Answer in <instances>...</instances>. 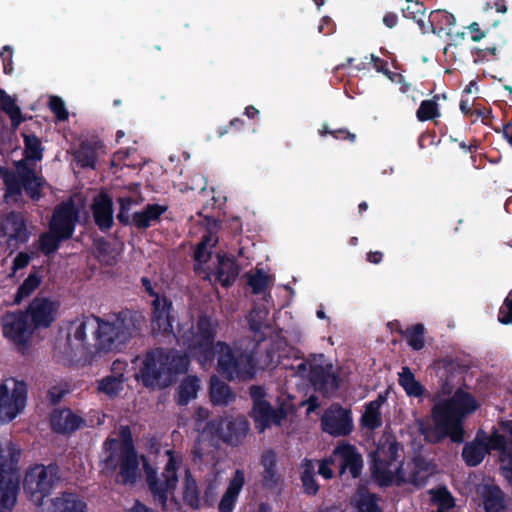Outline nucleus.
I'll list each match as a JSON object with an SVG mask.
<instances>
[{
	"mask_svg": "<svg viewBox=\"0 0 512 512\" xmlns=\"http://www.w3.org/2000/svg\"><path fill=\"white\" fill-rule=\"evenodd\" d=\"M171 303L165 298L157 296L153 301V319L154 330L159 332H169L172 329L170 318Z\"/></svg>",
	"mask_w": 512,
	"mask_h": 512,
	"instance_id": "obj_28",
	"label": "nucleus"
},
{
	"mask_svg": "<svg viewBox=\"0 0 512 512\" xmlns=\"http://www.w3.org/2000/svg\"><path fill=\"white\" fill-rule=\"evenodd\" d=\"M262 464L265 467L264 471V479L268 483L269 481L273 482L274 477V465H275V456L273 453H266L262 457Z\"/></svg>",
	"mask_w": 512,
	"mask_h": 512,
	"instance_id": "obj_53",
	"label": "nucleus"
},
{
	"mask_svg": "<svg viewBox=\"0 0 512 512\" xmlns=\"http://www.w3.org/2000/svg\"><path fill=\"white\" fill-rule=\"evenodd\" d=\"M214 325L207 317H201L197 323L196 331L184 332L181 336L183 345H186L189 353L195 356L204 365L212 360L215 353L218 354V366L227 377L247 379L256 373V366L252 356L244 354L240 349L217 343L213 345Z\"/></svg>",
	"mask_w": 512,
	"mask_h": 512,
	"instance_id": "obj_2",
	"label": "nucleus"
},
{
	"mask_svg": "<svg viewBox=\"0 0 512 512\" xmlns=\"http://www.w3.org/2000/svg\"><path fill=\"white\" fill-rule=\"evenodd\" d=\"M248 283L254 293H261L273 285L274 276L267 274L262 269H257L254 273L248 274Z\"/></svg>",
	"mask_w": 512,
	"mask_h": 512,
	"instance_id": "obj_39",
	"label": "nucleus"
},
{
	"mask_svg": "<svg viewBox=\"0 0 512 512\" xmlns=\"http://www.w3.org/2000/svg\"><path fill=\"white\" fill-rule=\"evenodd\" d=\"M405 464L393 459L385 462L378 459L375 462V475L382 485H392L405 483Z\"/></svg>",
	"mask_w": 512,
	"mask_h": 512,
	"instance_id": "obj_25",
	"label": "nucleus"
},
{
	"mask_svg": "<svg viewBox=\"0 0 512 512\" xmlns=\"http://www.w3.org/2000/svg\"><path fill=\"white\" fill-rule=\"evenodd\" d=\"M503 134L505 139L510 143L512 146V124H508L503 129Z\"/></svg>",
	"mask_w": 512,
	"mask_h": 512,
	"instance_id": "obj_62",
	"label": "nucleus"
},
{
	"mask_svg": "<svg viewBox=\"0 0 512 512\" xmlns=\"http://www.w3.org/2000/svg\"><path fill=\"white\" fill-rule=\"evenodd\" d=\"M166 209L167 207L163 205H148L143 211L135 212L131 221L138 228H147L156 222Z\"/></svg>",
	"mask_w": 512,
	"mask_h": 512,
	"instance_id": "obj_34",
	"label": "nucleus"
},
{
	"mask_svg": "<svg viewBox=\"0 0 512 512\" xmlns=\"http://www.w3.org/2000/svg\"><path fill=\"white\" fill-rule=\"evenodd\" d=\"M58 481L59 471L56 466L35 465L26 472L23 489L26 495L38 504Z\"/></svg>",
	"mask_w": 512,
	"mask_h": 512,
	"instance_id": "obj_15",
	"label": "nucleus"
},
{
	"mask_svg": "<svg viewBox=\"0 0 512 512\" xmlns=\"http://www.w3.org/2000/svg\"><path fill=\"white\" fill-rule=\"evenodd\" d=\"M199 390V380L196 377L189 376L185 378L178 387L176 400L180 405L187 404L190 400L196 398Z\"/></svg>",
	"mask_w": 512,
	"mask_h": 512,
	"instance_id": "obj_36",
	"label": "nucleus"
},
{
	"mask_svg": "<svg viewBox=\"0 0 512 512\" xmlns=\"http://www.w3.org/2000/svg\"><path fill=\"white\" fill-rule=\"evenodd\" d=\"M332 455L335 464L339 467L340 475H345L347 472L352 478H357L360 475L363 460L354 446L342 442L334 449Z\"/></svg>",
	"mask_w": 512,
	"mask_h": 512,
	"instance_id": "obj_21",
	"label": "nucleus"
},
{
	"mask_svg": "<svg viewBox=\"0 0 512 512\" xmlns=\"http://www.w3.org/2000/svg\"><path fill=\"white\" fill-rule=\"evenodd\" d=\"M331 21L329 18L322 19L320 25H319V32L320 33H326L329 34L332 32V28H330Z\"/></svg>",
	"mask_w": 512,
	"mask_h": 512,
	"instance_id": "obj_59",
	"label": "nucleus"
},
{
	"mask_svg": "<svg viewBox=\"0 0 512 512\" xmlns=\"http://www.w3.org/2000/svg\"><path fill=\"white\" fill-rule=\"evenodd\" d=\"M20 450L12 443L0 444V512H10L17 502L19 479L13 466Z\"/></svg>",
	"mask_w": 512,
	"mask_h": 512,
	"instance_id": "obj_9",
	"label": "nucleus"
},
{
	"mask_svg": "<svg viewBox=\"0 0 512 512\" xmlns=\"http://www.w3.org/2000/svg\"><path fill=\"white\" fill-rule=\"evenodd\" d=\"M39 512H87V504L79 495L64 492L45 502Z\"/></svg>",
	"mask_w": 512,
	"mask_h": 512,
	"instance_id": "obj_23",
	"label": "nucleus"
},
{
	"mask_svg": "<svg viewBox=\"0 0 512 512\" xmlns=\"http://www.w3.org/2000/svg\"><path fill=\"white\" fill-rule=\"evenodd\" d=\"M359 512H380L375 501V497L361 489L354 499Z\"/></svg>",
	"mask_w": 512,
	"mask_h": 512,
	"instance_id": "obj_43",
	"label": "nucleus"
},
{
	"mask_svg": "<svg viewBox=\"0 0 512 512\" xmlns=\"http://www.w3.org/2000/svg\"><path fill=\"white\" fill-rule=\"evenodd\" d=\"M399 384L409 396L419 397L424 391L423 386L415 379L413 373L407 367H403L399 373Z\"/></svg>",
	"mask_w": 512,
	"mask_h": 512,
	"instance_id": "obj_37",
	"label": "nucleus"
},
{
	"mask_svg": "<svg viewBox=\"0 0 512 512\" xmlns=\"http://www.w3.org/2000/svg\"><path fill=\"white\" fill-rule=\"evenodd\" d=\"M122 439H108L104 444L101 458L103 473L113 474L119 467L118 482L134 483L139 476V462L136 452L129 439V430L121 429Z\"/></svg>",
	"mask_w": 512,
	"mask_h": 512,
	"instance_id": "obj_5",
	"label": "nucleus"
},
{
	"mask_svg": "<svg viewBox=\"0 0 512 512\" xmlns=\"http://www.w3.org/2000/svg\"><path fill=\"white\" fill-rule=\"evenodd\" d=\"M437 116H439L438 105L434 99L425 100L420 104L417 111V118L420 121H426Z\"/></svg>",
	"mask_w": 512,
	"mask_h": 512,
	"instance_id": "obj_48",
	"label": "nucleus"
},
{
	"mask_svg": "<svg viewBox=\"0 0 512 512\" xmlns=\"http://www.w3.org/2000/svg\"><path fill=\"white\" fill-rule=\"evenodd\" d=\"M296 368L297 374L308 377L314 388L324 394L334 393L339 387V368L334 367L322 354L311 356Z\"/></svg>",
	"mask_w": 512,
	"mask_h": 512,
	"instance_id": "obj_10",
	"label": "nucleus"
},
{
	"mask_svg": "<svg viewBox=\"0 0 512 512\" xmlns=\"http://www.w3.org/2000/svg\"><path fill=\"white\" fill-rule=\"evenodd\" d=\"M386 398L383 395L367 403L364 407V412L361 417V425L367 430H374L382 425L381 407L384 404Z\"/></svg>",
	"mask_w": 512,
	"mask_h": 512,
	"instance_id": "obj_32",
	"label": "nucleus"
},
{
	"mask_svg": "<svg viewBox=\"0 0 512 512\" xmlns=\"http://www.w3.org/2000/svg\"><path fill=\"white\" fill-rule=\"evenodd\" d=\"M82 207L81 198L74 197L55 209L50 222V230L43 234L39 241L43 253L50 254L54 252L61 240L71 237Z\"/></svg>",
	"mask_w": 512,
	"mask_h": 512,
	"instance_id": "obj_8",
	"label": "nucleus"
},
{
	"mask_svg": "<svg viewBox=\"0 0 512 512\" xmlns=\"http://www.w3.org/2000/svg\"><path fill=\"white\" fill-rule=\"evenodd\" d=\"M130 512H152L149 508L146 506L136 503L133 508L130 510Z\"/></svg>",
	"mask_w": 512,
	"mask_h": 512,
	"instance_id": "obj_63",
	"label": "nucleus"
},
{
	"mask_svg": "<svg viewBox=\"0 0 512 512\" xmlns=\"http://www.w3.org/2000/svg\"><path fill=\"white\" fill-rule=\"evenodd\" d=\"M141 201V197L136 194L134 196H121L119 198L120 212L117 216L119 221L128 223L130 221L129 211L132 205L138 204Z\"/></svg>",
	"mask_w": 512,
	"mask_h": 512,
	"instance_id": "obj_47",
	"label": "nucleus"
},
{
	"mask_svg": "<svg viewBox=\"0 0 512 512\" xmlns=\"http://www.w3.org/2000/svg\"><path fill=\"white\" fill-rule=\"evenodd\" d=\"M95 158V152L86 144L82 145V147L76 153V160L82 167H93L95 164Z\"/></svg>",
	"mask_w": 512,
	"mask_h": 512,
	"instance_id": "obj_49",
	"label": "nucleus"
},
{
	"mask_svg": "<svg viewBox=\"0 0 512 512\" xmlns=\"http://www.w3.org/2000/svg\"><path fill=\"white\" fill-rule=\"evenodd\" d=\"M498 319L503 324L512 323V291L509 293L504 304L500 308Z\"/></svg>",
	"mask_w": 512,
	"mask_h": 512,
	"instance_id": "obj_52",
	"label": "nucleus"
},
{
	"mask_svg": "<svg viewBox=\"0 0 512 512\" xmlns=\"http://www.w3.org/2000/svg\"><path fill=\"white\" fill-rule=\"evenodd\" d=\"M217 262L218 266L215 272L216 280L223 286H227L236 279L239 268L232 259L225 255H218Z\"/></svg>",
	"mask_w": 512,
	"mask_h": 512,
	"instance_id": "obj_35",
	"label": "nucleus"
},
{
	"mask_svg": "<svg viewBox=\"0 0 512 512\" xmlns=\"http://www.w3.org/2000/svg\"><path fill=\"white\" fill-rule=\"evenodd\" d=\"M41 276L38 272H31L28 277L19 286L15 295V303H20L22 300L30 296L40 285Z\"/></svg>",
	"mask_w": 512,
	"mask_h": 512,
	"instance_id": "obj_40",
	"label": "nucleus"
},
{
	"mask_svg": "<svg viewBox=\"0 0 512 512\" xmlns=\"http://www.w3.org/2000/svg\"><path fill=\"white\" fill-rule=\"evenodd\" d=\"M431 418L417 420L419 431L430 442H439L450 437L454 442L463 440L462 419L474 412L478 401L466 390L453 388L444 384L434 397Z\"/></svg>",
	"mask_w": 512,
	"mask_h": 512,
	"instance_id": "obj_1",
	"label": "nucleus"
},
{
	"mask_svg": "<svg viewBox=\"0 0 512 512\" xmlns=\"http://www.w3.org/2000/svg\"><path fill=\"white\" fill-rule=\"evenodd\" d=\"M375 68L378 70V71H382L384 72L392 81H397L398 78H400L401 76L397 73H390L386 70H383V63L381 61H376L375 62Z\"/></svg>",
	"mask_w": 512,
	"mask_h": 512,
	"instance_id": "obj_57",
	"label": "nucleus"
},
{
	"mask_svg": "<svg viewBox=\"0 0 512 512\" xmlns=\"http://www.w3.org/2000/svg\"><path fill=\"white\" fill-rule=\"evenodd\" d=\"M41 158L40 141L34 136H25V158L16 163L17 177L4 168H0V175L7 188V198L17 200L21 194L22 186L32 199L39 198V189L44 185V181L36 175L29 162Z\"/></svg>",
	"mask_w": 512,
	"mask_h": 512,
	"instance_id": "obj_4",
	"label": "nucleus"
},
{
	"mask_svg": "<svg viewBox=\"0 0 512 512\" xmlns=\"http://www.w3.org/2000/svg\"><path fill=\"white\" fill-rule=\"evenodd\" d=\"M187 367V357L175 352L156 350L148 353L141 361L137 378L148 387L167 386L173 374L186 371Z\"/></svg>",
	"mask_w": 512,
	"mask_h": 512,
	"instance_id": "obj_6",
	"label": "nucleus"
},
{
	"mask_svg": "<svg viewBox=\"0 0 512 512\" xmlns=\"http://www.w3.org/2000/svg\"><path fill=\"white\" fill-rule=\"evenodd\" d=\"M504 445L503 437L494 435L490 439L484 435H478L475 440L465 445L462 456L469 466L478 465L490 449H500Z\"/></svg>",
	"mask_w": 512,
	"mask_h": 512,
	"instance_id": "obj_19",
	"label": "nucleus"
},
{
	"mask_svg": "<svg viewBox=\"0 0 512 512\" xmlns=\"http://www.w3.org/2000/svg\"><path fill=\"white\" fill-rule=\"evenodd\" d=\"M28 239L29 231L21 215L12 213L3 219L0 224V241L11 248H17Z\"/></svg>",
	"mask_w": 512,
	"mask_h": 512,
	"instance_id": "obj_20",
	"label": "nucleus"
},
{
	"mask_svg": "<svg viewBox=\"0 0 512 512\" xmlns=\"http://www.w3.org/2000/svg\"><path fill=\"white\" fill-rule=\"evenodd\" d=\"M3 337L20 353H26L32 344L34 329L24 312H7L0 321Z\"/></svg>",
	"mask_w": 512,
	"mask_h": 512,
	"instance_id": "obj_13",
	"label": "nucleus"
},
{
	"mask_svg": "<svg viewBox=\"0 0 512 512\" xmlns=\"http://www.w3.org/2000/svg\"><path fill=\"white\" fill-rule=\"evenodd\" d=\"M49 106L58 120L63 121L67 119L68 112L61 98L56 96L50 97Z\"/></svg>",
	"mask_w": 512,
	"mask_h": 512,
	"instance_id": "obj_50",
	"label": "nucleus"
},
{
	"mask_svg": "<svg viewBox=\"0 0 512 512\" xmlns=\"http://www.w3.org/2000/svg\"><path fill=\"white\" fill-rule=\"evenodd\" d=\"M125 368V363L115 361L113 363V375L107 376L99 382L98 389L100 392L112 397L117 395L123 389V375L122 371Z\"/></svg>",
	"mask_w": 512,
	"mask_h": 512,
	"instance_id": "obj_33",
	"label": "nucleus"
},
{
	"mask_svg": "<svg viewBox=\"0 0 512 512\" xmlns=\"http://www.w3.org/2000/svg\"><path fill=\"white\" fill-rule=\"evenodd\" d=\"M469 32L471 34V39L473 41H480L485 37V33L480 30L478 23H472L469 27Z\"/></svg>",
	"mask_w": 512,
	"mask_h": 512,
	"instance_id": "obj_56",
	"label": "nucleus"
},
{
	"mask_svg": "<svg viewBox=\"0 0 512 512\" xmlns=\"http://www.w3.org/2000/svg\"><path fill=\"white\" fill-rule=\"evenodd\" d=\"M210 396L212 402L217 405L227 404L233 398L229 387L216 377L211 378Z\"/></svg>",
	"mask_w": 512,
	"mask_h": 512,
	"instance_id": "obj_38",
	"label": "nucleus"
},
{
	"mask_svg": "<svg viewBox=\"0 0 512 512\" xmlns=\"http://www.w3.org/2000/svg\"><path fill=\"white\" fill-rule=\"evenodd\" d=\"M434 472L432 464L421 458L415 459L405 463V483L421 486Z\"/></svg>",
	"mask_w": 512,
	"mask_h": 512,
	"instance_id": "obj_27",
	"label": "nucleus"
},
{
	"mask_svg": "<svg viewBox=\"0 0 512 512\" xmlns=\"http://www.w3.org/2000/svg\"><path fill=\"white\" fill-rule=\"evenodd\" d=\"M248 428V422L243 416L226 415L208 422L199 435V442H210L214 445L224 441L236 444L245 437Z\"/></svg>",
	"mask_w": 512,
	"mask_h": 512,
	"instance_id": "obj_11",
	"label": "nucleus"
},
{
	"mask_svg": "<svg viewBox=\"0 0 512 512\" xmlns=\"http://www.w3.org/2000/svg\"><path fill=\"white\" fill-rule=\"evenodd\" d=\"M383 22L384 24L389 27V28H392L396 25L397 23V16L393 13H387L384 17H383Z\"/></svg>",
	"mask_w": 512,
	"mask_h": 512,
	"instance_id": "obj_58",
	"label": "nucleus"
},
{
	"mask_svg": "<svg viewBox=\"0 0 512 512\" xmlns=\"http://www.w3.org/2000/svg\"><path fill=\"white\" fill-rule=\"evenodd\" d=\"M59 304L45 297L35 298L25 315L34 330L49 327L57 318Z\"/></svg>",
	"mask_w": 512,
	"mask_h": 512,
	"instance_id": "obj_17",
	"label": "nucleus"
},
{
	"mask_svg": "<svg viewBox=\"0 0 512 512\" xmlns=\"http://www.w3.org/2000/svg\"><path fill=\"white\" fill-rule=\"evenodd\" d=\"M316 468H318V474L321 475L325 479H331L334 475L331 466L335 464V460L333 459V455L329 458L323 459L321 461H314Z\"/></svg>",
	"mask_w": 512,
	"mask_h": 512,
	"instance_id": "obj_51",
	"label": "nucleus"
},
{
	"mask_svg": "<svg viewBox=\"0 0 512 512\" xmlns=\"http://www.w3.org/2000/svg\"><path fill=\"white\" fill-rule=\"evenodd\" d=\"M484 505L486 512H504L505 506L502 492L498 489L491 490L486 496Z\"/></svg>",
	"mask_w": 512,
	"mask_h": 512,
	"instance_id": "obj_46",
	"label": "nucleus"
},
{
	"mask_svg": "<svg viewBox=\"0 0 512 512\" xmlns=\"http://www.w3.org/2000/svg\"><path fill=\"white\" fill-rule=\"evenodd\" d=\"M422 10V4L412 3L405 10V16L415 19L423 32L432 31L434 33H440L450 28L455 23V18L452 14L444 10H435L430 13L428 18L429 25H427L422 17L417 18L416 15H414V13H421Z\"/></svg>",
	"mask_w": 512,
	"mask_h": 512,
	"instance_id": "obj_18",
	"label": "nucleus"
},
{
	"mask_svg": "<svg viewBox=\"0 0 512 512\" xmlns=\"http://www.w3.org/2000/svg\"><path fill=\"white\" fill-rule=\"evenodd\" d=\"M27 387L22 381L8 378L0 383V423H8L26 406Z\"/></svg>",
	"mask_w": 512,
	"mask_h": 512,
	"instance_id": "obj_14",
	"label": "nucleus"
},
{
	"mask_svg": "<svg viewBox=\"0 0 512 512\" xmlns=\"http://www.w3.org/2000/svg\"><path fill=\"white\" fill-rule=\"evenodd\" d=\"M81 424L82 419L69 409L56 410L51 416V426L54 431L59 433L73 432L78 429Z\"/></svg>",
	"mask_w": 512,
	"mask_h": 512,
	"instance_id": "obj_30",
	"label": "nucleus"
},
{
	"mask_svg": "<svg viewBox=\"0 0 512 512\" xmlns=\"http://www.w3.org/2000/svg\"><path fill=\"white\" fill-rule=\"evenodd\" d=\"M251 395L254 399L253 416L260 432L271 425H278L288 412L287 407H282L278 411L273 410L263 398V390L260 387H253Z\"/></svg>",
	"mask_w": 512,
	"mask_h": 512,
	"instance_id": "obj_16",
	"label": "nucleus"
},
{
	"mask_svg": "<svg viewBox=\"0 0 512 512\" xmlns=\"http://www.w3.org/2000/svg\"><path fill=\"white\" fill-rule=\"evenodd\" d=\"M334 137L338 138V137H348L351 141H354L355 139V135L354 134H350L349 132L347 131H344V130H339V131H335V132H330Z\"/></svg>",
	"mask_w": 512,
	"mask_h": 512,
	"instance_id": "obj_61",
	"label": "nucleus"
},
{
	"mask_svg": "<svg viewBox=\"0 0 512 512\" xmlns=\"http://www.w3.org/2000/svg\"><path fill=\"white\" fill-rule=\"evenodd\" d=\"M322 427L334 436L349 434L353 428L350 411L339 406L331 407L322 417Z\"/></svg>",
	"mask_w": 512,
	"mask_h": 512,
	"instance_id": "obj_22",
	"label": "nucleus"
},
{
	"mask_svg": "<svg viewBox=\"0 0 512 512\" xmlns=\"http://www.w3.org/2000/svg\"><path fill=\"white\" fill-rule=\"evenodd\" d=\"M245 476L243 471L237 470L230 479L228 486L218 504L219 512H232L239 494L244 486Z\"/></svg>",
	"mask_w": 512,
	"mask_h": 512,
	"instance_id": "obj_26",
	"label": "nucleus"
},
{
	"mask_svg": "<svg viewBox=\"0 0 512 512\" xmlns=\"http://www.w3.org/2000/svg\"><path fill=\"white\" fill-rule=\"evenodd\" d=\"M93 349L99 352H111L134 336L139 326L132 316H120L109 319L94 317Z\"/></svg>",
	"mask_w": 512,
	"mask_h": 512,
	"instance_id": "obj_7",
	"label": "nucleus"
},
{
	"mask_svg": "<svg viewBox=\"0 0 512 512\" xmlns=\"http://www.w3.org/2000/svg\"><path fill=\"white\" fill-rule=\"evenodd\" d=\"M0 100L2 109L10 116L13 125L18 126L22 119L20 109L16 106L14 99L4 91H0Z\"/></svg>",
	"mask_w": 512,
	"mask_h": 512,
	"instance_id": "obj_45",
	"label": "nucleus"
},
{
	"mask_svg": "<svg viewBox=\"0 0 512 512\" xmlns=\"http://www.w3.org/2000/svg\"><path fill=\"white\" fill-rule=\"evenodd\" d=\"M201 227L204 230V234L202 241L198 244L195 251V260L197 262L196 269H199L200 265L208 261L211 254L210 249L217 243L215 234L218 231V223L213 219L204 218Z\"/></svg>",
	"mask_w": 512,
	"mask_h": 512,
	"instance_id": "obj_24",
	"label": "nucleus"
},
{
	"mask_svg": "<svg viewBox=\"0 0 512 512\" xmlns=\"http://www.w3.org/2000/svg\"><path fill=\"white\" fill-rule=\"evenodd\" d=\"M31 258L32 256L27 252H20L13 261L12 274L14 275L17 270L25 268L29 264Z\"/></svg>",
	"mask_w": 512,
	"mask_h": 512,
	"instance_id": "obj_55",
	"label": "nucleus"
},
{
	"mask_svg": "<svg viewBox=\"0 0 512 512\" xmlns=\"http://www.w3.org/2000/svg\"><path fill=\"white\" fill-rule=\"evenodd\" d=\"M93 214L97 225L101 229H109L113 224V210L111 199L104 194L95 198Z\"/></svg>",
	"mask_w": 512,
	"mask_h": 512,
	"instance_id": "obj_31",
	"label": "nucleus"
},
{
	"mask_svg": "<svg viewBox=\"0 0 512 512\" xmlns=\"http://www.w3.org/2000/svg\"><path fill=\"white\" fill-rule=\"evenodd\" d=\"M431 494L432 502L437 506V510L432 512H448L453 507V499L446 489H437L432 491Z\"/></svg>",
	"mask_w": 512,
	"mask_h": 512,
	"instance_id": "obj_44",
	"label": "nucleus"
},
{
	"mask_svg": "<svg viewBox=\"0 0 512 512\" xmlns=\"http://www.w3.org/2000/svg\"><path fill=\"white\" fill-rule=\"evenodd\" d=\"M401 334L407 339L408 344L415 350H420L424 347V332L425 327L423 324H415L408 327L405 331H400Z\"/></svg>",
	"mask_w": 512,
	"mask_h": 512,
	"instance_id": "obj_41",
	"label": "nucleus"
},
{
	"mask_svg": "<svg viewBox=\"0 0 512 512\" xmlns=\"http://www.w3.org/2000/svg\"><path fill=\"white\" fill-rule=\"evenodd\" d=\"M280 355L274 351H268L266 355L258 360V365L261 369L271 368L278 364Z\"/></svg>",
	"mask_w": 512,
	"mask_h": 512,
	"instance_id": "obj_54",
	"label": "nucleus"
},
{
	"mask_svg": "<svg viewBox=\"0 0 512 512\" xmlns=\"http://www.w3.org/2000/svg\"><path fill=\"white\" fill-rule=\"evenodd\" d=\"M316 465L312 460H306L302 464V483L306 493L315 494L318 491V485L314 479Z\"/></svg>",
	"mask_w": 512,
	"mask_h": 512,
	"instance_id": "obj_42",
	"label": "nucleus"
},
{
	"mask_svg": "<svg viewBox=\"0 0 512 512\" xmlns=\"http://www.w3.org/2000/svg\"><path fill=\"white\" fill-rule=\"evenodd\" d=\"M250 329L255 333L257 341L262 340L266 334L271 335L273 328L268 318V310L264 305L256 306L248 316Z\"/></svg>",
	"mask_w": 512,
	"mask_h": 512,
	"instance_id": "obj_29",
	"label": "nucleus"
},
{
	"mask_svg": "<svg viewBox=\"0 0 512 512\" xmlns=\"http://www.w3.org/2000/svg\"><path fill=\"white\" fill-rule=\"evenodd\" d=\"M367 260L371 263L378 264L382 260V253L370 252L367 254Z\"/></svg>",
	"mask_w": 512,
	"mask_h": 512,
	"instance_id": "obj_60",
	"label": "nucleus"
},
{
	"mask_svg": "<svg viewBox=\"0 0 512 512\" xmlns=\"http://www.w3.org/2000/svg\"><path fill=\"white\" fill-rule=\"evenodd\" d=\"M319 404L317 403L316 399L311 397L308 401V408H307V414H310L312 411H314Z\"/></svg>",
	"mask_w": 512,
	"mask_h": 512,
	"instance_id": "obj_64",
	"label": "nucleus"
},
{
	"mask_svg": "<svg viewBox=\"0 0 512 512\" xmlns=\"http://www.w3.org/2000/svg\"><path fill=\"white\" fill-rule=\"evenodd\" d=\"M94 317L76 319L66 329V336L58 343L59 351L67 357H84L93 352L87 341V332L92 331Z\"/></svg>",
	"mask_w": 512,
	"mask_h": 512,
	"instance_id": "obj_12",
	"label": "nucleus"
},
{
	"mask_svg": "<svg viewBox=\"0 0 512 512\" xmlns=\"http://www.w3.org/2000/svg\"><path fill=\"white\" fill-rule=\"evenodd\" d=\"M163 464L161 476H157L156 470L144 461L143 467L147 482L156 501L164 508L174 505V491L179 482L180 474H183V499L194 509L201 506L200 491L190 469L184 463L180 452L166 449L159 454Z\"/></svg>",
	"mask_w": 512,
	"mask_h": 512,
	"instance_id": "obj_3",
	"label": "nucleus"
}]
</instances>
